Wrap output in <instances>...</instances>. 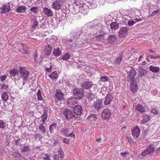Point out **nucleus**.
Returning a JSON list of instances; mask_svg holds the SVG:
<instances>
[{"label": "nucleus", "instance_id": "f257e3e1", "mask_svg": "<svg viewBox=\"0 0 160 160\" xmlns=\"http://www.w3.org/2000/svg\"><path fill=\"white\" fill-rule=\"evenodd\" d=\"M104 27L99 22V20H94L85 24L83 28V29H86L87 31L91 33H97L98 31H99V35L98 37H101L106 34V32L103 30Z\"/></svg>", "mask_w": 160, "mask_h": 160}, {"label": "nucleus", "instance_id": "f03ea898", "mask_svg": "<svg viewBox=\"0 0 160 160\" xmlns=\"http://www.w3.org/2000/svg\"><path fill=\"white\" fill-rule=\"evenodd\" d=\"M81 32L78 31L77 32H74L73 30L70 32V38L67 39L69 42H70V44L72 47L74 48H79L81 47V45L77 42L78 38H79L80 36L82 34Z\"/></svg>", "mask_w": 160, "mask_h": 160}, {"label": "nucleus", "instance_id": "7ed1b4c3", "mask_svg": "<svg viewBox=\"0 0 160 160\" xmlns=\"http://www.w3.org/2000/svg\"><path fill=\"white\" fill-rule=\"evenodd\" d=\"M63 114L66 119L68 120H70L72 118L77 119V117L74 114L73 112L68 109H65L63 112Z\"/></svg>", "mask_w": 160, "mask_h": 160}, {"label": "nucleus", "instance_id": "20e7f679", "mask_svg": "<svg viewBox=\"0 0 160 160\" xmlns=\"http://www.w3.org/2000/svg\"><path fill=\"white\" fill-rule=\"evenodd\" d=\"M53 98L56 102L61 101L64 99V94L60 90L58 89L56 91Z\"/></svg>", "mask_w": 160, "mask_h": 160}, {"label": "nucleus", "instance_id": "39448f33", "mask_svg": "<svg viewBox=\"0 0 160 160\" xmlns=\"http://www.w3.org/2000/svg\"><path fill=\"white\" fill-rule=\"evenodd\" d=\"M72 93L74 96L77 98V99H81L83 96L84 92L81 88H75L73 90Z\"/></svg>", "mask_w": 160, "mask_h": 160}, {"label": "nucleus", "instance_id": "423d86ee", "mask_svg": "<svg viewBox=\"0 0 160 160\" xmlns=\"http://www.w3.org/2000/svg\"><path fill=\"white\" fill-rule=\"evenodd\" d=\"M19 71L21 77L25 81H27L29 74V72L26 70L25 68L22 67H20Z\"/></svg>", "mask_w": 160, "mask_h": 160}, {"label": "nucleus", "instance_id": "0eeeda50", "mask_svg": "<svg viewBox=\"0 0 160 160\" xmlns=\"http://www.w3.org/2000/svg\"><path fill=\"white\" fill-rule=\"evenodd\" d=\"M78 102L77 99L74 97L69 98L67 101L68 106L72 108H74V106L77 104Z\"/></svg>", "mask_w": 160, "mask_h": 160}, {"label": "nucleus", "instance_id": "6e6552de", "mask_svg": "<svg viewBox=\"0 0 160 160\" xmlns=\"http://www.w3.org/2000/svg\"><path fill=\"white\" fill-rule=\"evenodd\" d=\"M128 29L127 27H122L120 28L119 32L120 37L123 38L126 37L128 35Z\"/></svg>", "mask_w": 160, "mask_h": 160}, {"label": "nucleus", "instance_id": "1a4fd4ad", "mask_svg": "<svg viewBox=\"0 0 160 160\" xmlns=\"http://www.w3.org/2000/svg\"><path fill=\"white\" fill-rule=\"evenodd\" d=\"M70 130V128L68 125H65L64 127L61 129V132L62 135L66 137L71 132Z\"/></svg>", "mask_w": 160, "mask_h": 160}, {"label": "nucleus", "instance_id": "9d476101", "mask_svg": "<svg viewBox=\"0 0 160 160\" xmlns=\"http://www.w3.org/2000/svg\"><path fill=\"white\" fill-rule=\"evenodd\" d=\"M111 113L109 109H104L102 112V116L104 120L108 119L110 118Z\"/></svg>", "mask_w": 160, "mask_h": 160}, {"label": "nucleus", "instance_id": "9b49d317", "mask_svg": "<svg viewBox=\"0 0 160 160\" xmlns=\"http://www.w3.org/2000/svg\"><path fill=\"white\" fill-rule=\"evenodd\" d=\"M82 107L79 105H77L75 106L73 108V113L77 115H80L82 113Z\"/></svg>", "mask_w": 160, "mask_h": 160}, {"label": "nucleus", "instance_id": "f8f14e48", "mask_svg": "<svg viewBox=\"0 0 160 160\" xmlns=\"http://www.w3.org/2000/svg\"><path fill=\"white\" fill-rule=\"evenodd\" d=\"M113 97L111 94H108L105 97L104 103L105 105H109L112 101Z\"/></svg>", "mask_w": 160, "mask_h": 160}, {"label": "nucleus", "instance_id": "ddd939ff", "mask_svg": "<svg viewBox=\"0 0 160 160\" xmlns=\"http://www.w3.org/2000/svg\"><path fill=\"white\" fill-rule=\"evenodd\" d=\"M140 129L137 126L132 131V135L134 138H138L140 134Z\"/></svg>", "mask_w": 160, "mask_h": 160}, {"label": "nucleus", "instance_id": "4468645a", "mask_svg": "<svg viewBox=\"0 0 160 160\" xmlns=\"http://www.w3.org/2000/svg\"><path fill=\"white\" fill-rule=\"evenodd\" d=\"M102 102L101 100H97L94 102L92 106L94 109L97 111H99L102 107Z\"/></svg>", "mask_w": 160, "mask_h": 160}, {"label": "nucleus", "instance_id": "2eb2a0df", "mask_svg": "<svg viewBox=\"0 0 160 160\" xmlns=\"http://www.w3.org/2000/svg\"><path fill=\"white\" fill-rule=\"evenodd\" d=\"M62 2L60 0L56 1L52 3V8L55 10H59L61 8Z\"/></svg>", "mask_w": 160, "mask_h": 160}, {"label": "nucleus", "instance_id": "dca6fc26", "mask_svg": "<svg viewBox=\"0 0 160 160\" xmlns=\"http://www.w3.org/2000/svg\"><path fill=\"white\" fill-rule=\"evenodd\" d=\"M92 82L91 81H85L81 84V87L83 89H88L92 86Z\"/></svg>", "mask_w": 160, "mask_h": 160}, {"label": "nucleus", "instance_id": "f3484780", "mask_svg": "<svg viewBox=\"0 0 160 160\" xmlns=\"http://www.w3.org/2000/svg\"><path fill=\"white\" fill-rule=\"evenodd\" d=\"M135 109L141 113H143L146 111L145 107L143 106L141 103H138L136 106Z\"/></svg>", "mask_w": 160, "mask_h": 160}, {"label": "nucleus", "instance_id": "a211bd4d", "mask_svg": "<svg viewBox=\"0 0 160 160\" xmlns=\"http://www.w3.org/2000/svg\"><path fill=\"white\" fill-rule=\"evenodd\" d=\"M88 6H87L85 4L81 5L79 7V11L83 14H86L88 13Z\"/></svg>", "mask_w": 160, "mask_h": 160}, {"label": "nucleus", "instance_id": "6ab92c4d", "mask_svg": "<svg viewBox=\"0 0 160 160\" xmlns=\"http://www.w3.org/2000/svg\"><path fill=\"white\" fill-rule=\"evenodd\" d=\"M38 127L39 130L41 133L44 134L46 133V129L45 127V123H39Z\"/></svg>", "mask_w": 160, "mask_h": 160}, {"label": "nucleus", "instance_id": "aec40b11", "mask_svg": "<svg viewBox=\"0 0 160 160\" xmlns=\"http://www.w3.org/2000/svg\"><path fill=\"white\" fill-rule=\"evenodd\" d=\"M52 47L50 44L45 46L44 52L46 55L49 56L50 55L52 52Z\"/></svg>", "mask_w": 160, "mask_h": 160}, {"label": "nucleus", "instance_id": "412c9836", "mask_svg": "<svg viewBox=\"0 0 160 160\" xmlns=\"http://www.w3.org/2000/svg\"><path fill=\"white\" fill-rule=\"evenodd\" d=\"M43 11L44 14L47 17L52 16L53 15L52 12L50 9L47 8H44L43 9Z\"/></svg>", "mask_w": 160, "mask_h": 160}, {"label": "nucleus", "instance_id": "4be33fe9", "mask_svg": "<svg viewBox=\"0 0 160 160\" xmlns=\"http://www.w3.org/2000/svg\"><path fill=\"white\" fill-rule=\"evenodd\" d=\"M147 72L146 70L142 68H139L138 76L139 77H142L146 74Z\"/></svg>", "mask_w": 160, "mask_h": 160}, {"label": "nucleus", "instance_id": "5701e85b", "mask_svg": "<svg viewBox=\"0 0 160 160\" xmlns=\"http://www.w3.org/2000/svg\"><path fill=\"white\" fill-rule=\"evenodd\" d=\"M27 8L25 6L22 5L18 7L16 9V11L18 13H24Z\"/></svg>", "mask_w": 160, "mask_h": 160}, {"label": "nucleus", "instance_id": "b1692460", "mask_svg": "<svg viewBox=\"0 0 160 160\" xmlns=\"http://www.w3.org/2000/svg\"><path fill=\"white\" fill-rule=\"evenodd\" d=\"M30 151V147L28 145H24L21 149V152L25 154L27 152H29Z\"/></svg>", "mask_w": 160, "mask_h": 160}, {"label": "nucleus", "instance_id": "393cba45", "mask_svg": "<svg viewBox=\"0 0 160 160\" xmlns=\"http://www.w3.org/2000/svg\"><path fill=\"white\" fill-rule=\"evenodd\" d=\"M150 116L149 115L143 114L142 115V120L141 123L143 124H145L146 123L150 120Z\"/></svg>", "mask_w": 160, "mask_h": 160}, {"label": "nucleus", "instance_id": "a878e982", "mask_svg": "<svg viewBox=\"0 0 160 160\" xmlns=\"http://www.w3.org/2000/svg\"><path fill=\"white\" fill-rule=\"evenodd\" d=\"M10 6L8 5H3L1 8L2 12L3 13H6L9 12L10 10Z\"/></svg>", "mask_w": 160, "mask_h": 160}, {"label": "nucleus", "instance_id": "bb28decb", "mask_svg": "<svg viewBox=\"0 0 160 160\" xmlns=\"http://www.w3.org/2000/svg\"><path fill=\"white\" fill-rule=\"evenodd\" d=\"M57 125L54 123L52 124L49 126V131L51 134L53 133L57 129Z\"/></svg>", "mask_w": 160, "mask_h": 160}, {"label": "nucleus", "instance_id": "cd10ccee", "mask_svg": "<svg viewBox=\"0 0 160 160\" xmlns=\"http://www.w3.org/2000/svg\"><path fill=\"white\" fill-rule=\"evenodd\" d=\"M149 68L150 70L154 73H157L160 70V68L159 67L154 66L153 65H150L149 67Z\"/></svg>", "mask_w": 160, "mask_h": 160}, {"label": "nucleus", "instance_id": "c85d7f7f", "mask_svg": "<svg viewBox=\"0 0 160 160\" xmlns=\"http://www.w3.org/2000/svg\"><path fill=\"white\" fill-rule=\"evenodd\" d=\"M41 120L40 121L39 123H45V121L48 118V113L45 111H44L43 114L41 117Z\"/></svg>", "mask_w": 160, "mask_h": 160}, {"label": "nucleus", "instance_id": "c756f323", "mask_svg": "<svg viewBox=\"0 0 160 160\" xmlns=\"http://www.w3.org/2000/svg\"><path fill=\"white\" fill-rule=\"evenodd\" d=\"M137 85L134 82H132L130 84V89L132 92H135L137 91Z\"/></svg>", "mask_w": 160, "mask_h": 160}, {"label": "nucleus", "instance_id": "7c9ffc66", "mask_svg": "<svg viewBox=\"0 0 160 160\" xmlns=\"http://www.w3.org/2000/svg\"><path fill=\"white\" fill-rule=\"evenodd\" d=\"M57 37L55 36L52 37L50 40V42L51 43L50 44L52 46H55L57 44Z\"/></svg>", "mask_w": 160, "mask_h": 160}, {"label": "nucleus", "instance_id": "2f4dec72", "mask_svg": "<svg viewBox=\"0 0 160 160\" xmlns=\"http://www.w3.org/2000/svg\"><path fill=\"white\" fill-rule=\"evenodd\" d=\"M128 18H127V20H128V21L127 24H128L129 26H131L134 25V24L136 23V22L134 21L133 20V18L130 17H127Z\"/></svg>", "mask_w": 160, "mask_h": 160}, {"label": "nucleus", "instance_id": "473e14b6", "mask_svg": "<svg viewBox=\"0 0 160 160\" xmlns=\"http://www.w3.org/2000/svg\"><path fill=\"white\" fill-rule=\"evenodd\" d=\"M129 73L128 76H131L134 78L136 74V72L134 68H132V67L129 68Z\"/></svg>", "mask_w": 160, "mask_h": 160}, {"label": "nucleus", "instance_id": "72a5a7b5", "mask_svg": "<svg viewBox=\"0 0 160 160\" xmlns=\"http://www.w3.org/2000/svg\"><path fill=\"white\" fill-rule=\"evenodd\" d=\"M12 155L16 158L19 159L22 157L21 154L18 151H14L12 153Z\"/></svg>", "mask_w": 160, "mask_h": 160}, {"label": "nucleus", "instance_id": "f704fd0d", "mask_svg": "<svg viewBox=\"0 0 160 160\" xmlns=\"http://www.w3.org/2000/svg\"><path fill=\"white\" fill-rule=\"evenodd\" d=\"M123 58V56L122 54H119V56L118 57L114 62L115 64L116 65H119L121 63Z\"/></svg>", "mask_w": 160, "mask_h": 160}, {"label": "nucleus", "instance_id": "c9c22d12", "mask_svg": "<svg viewBox=\"0 0 160 160\" xmlns=\"http://www.w3.org/2000/svg\"><path fill=\"white\" fill-rule=\"evenodd\" d=\"M97 117L95 114H91L87 118V119L91 121H95L97 120Z\"/></svg>", "mask_w": 160, "mask_h": 160}, {"label": "nucleus", "instance_id": "e433bc0d", "mask_svg": "<svg viewBox=\"0 0 160 160\" xmlns=\"http://www.w3.org/2000/svg\"><path fill=\"white\" fill-rule=\"evenodd\" d=\"M118 27V24L116 22H112L110 24V27L112 30L117 29Z\"/></svg>", "mask_w": 160, "mask_h": 160}, {"label": "nucleus", "instance_id": "4c0bfd02", "mask_svg": "<svg viewBox=\"0 0 160 160\" xmlns=\"http://www.w3.org/2000/svg\"><path fill=\"white\" fill-rule=\"evenodd\" d=\"M9 73L11 76H15L16 75H18V71L14 68L10 70Z\"/></svg>", "mask_w": 160, "mask_h": 160}, {"label": "nucleus", "instance_id": "58836bf2", "mask_svg": "<svg viewBox=\"0 0 160 160\" xmlns=\"http://www.w3.org/2000/svg\"><path fill=\"white\" fill-rule=\"evenodd\" d=\"M155 148L153 145H150L148 146V148L146 149L150 154L154 152L155 151Z\"/></svg>", "mask_w": 160, "mask_h": 160}, {"label": "nucleus", "instance_id": "ea45409f", "mask_svg": "<svg viewBox=\"0 0 160 160\" xmlns=\"http://www.w3.org/2000/svg\"><path fill=\"white\" fill-rule=\"evenodd\" d=\"M9 96L7 92H4L1 96L2 99L4 101H7L8 99Z\"/></svg>", "mask_w": 160, "mask_h": 160}, {"label": "nucleus", "instance_id": "a19ab883", "mask_svg": "<svg viewBox=\"0 0 160 160\" xmlns=\"http://www.w3.org/2000/svg\"><path fill=\"white\" fill-rule=\"evenodd\" d=\"M49 76L52 79H57L58 77L57 71L53 72L51 74L49 75Z\"/></svg>", "mask_w": 160, "mask_h": 160}, {"label": "nucleus", "instance_id": "79ce46f5", "mask_svg": "<svg viewBox=\"0 0 160 160\" xmlns=\"http://www.w3.org/2000/svg\"><path fill=\"white\" fill-rule=\"evenodd\" d=\"M38 22L37 19L35 18H33L32 19V26L33 28H36L38 25Z\"/></svg>", "mask_w": 160, "mask_h": 160}, {"label": "nucleus", "instance_id": "37998d69", "mask_svg": "<svg viewBox=\"0 0 160 160\" xmlns=\"http://www.w3.org/2000/svg\"><path fill=\"white\" fill-rule=\"evenodd\" d=\"M87 97L89 101H91L95 99L96 96L94 94L90 92L88 93Z\"/></svg>", "mask_w": 160, "mask_h": 160}, {"label": "nucleus", "instance_id": "c03bdc74", "mask_svg": "<svg viewBox=\"0 0 160 160\" xmlns=\"http://www.w3.org/2000/svg\"><path fill=\"white\" fill-rule=\"evenodd\" d=\"M30 11L33 13L36 14L39 12V9L37 7H32L30 9Z\"/></svg>", "mask_w": 160, "mask_h": 160}, {"label": "nucleus", "instance_id": "a18cd8bd", "mask_svg": "<svg viewBox=\"0 0 160 160\" xmlns=\"http://www.w3.org/2000/svg\"><path fill=\"white\" fill-rule=\"evenodd\" d=\"M53 53L54 56H57L60 55L62 53V52L60 51L59 48H58L54 49Z\"/></svg>", "mask_w": 160, "mask_h": 160}, {"label": "nucleus", "instance_id": "49530a36", "mask_svg": "<svg viewBox=\"0 0 160 160\" xmlns=\"http://www.w3.org/2000/svg\"><path fill=\"white\" fill-rule=\"evenodd\" d=\"M70 58V55L68 53H66L62 56L61 59L67 61Z\"/></svg>", "mask_w": 160, "mask_h": 160}, {"label": "nucleus", "instance_id": "de8ad7c7", "mask_svg": "<svg viewBox=\"0 0 160 160\" xmlns=\"http://www.w3.org/2000/svg\"><path fill=\"white\" fill-rule=\"evenodd\" d=\"M108 40L111 43H113L116 40V38L115 35H109L108 37Z\"/></svg>", "mask_w": 160, "mask_h": 160}, {"label": "nucleus", "instance_id": "09e8293b", "mask_svg": "<svg viewBox=\"0 0 160 160\" xmlns=\"http://www.w3.org/2000/svg\"><path fill=\"white\" fill-rule=\"evenodd\" d=\"M89 6L88 8L90 9L95 8L97 7V5L96 3L94 2H92L88 3Z\"/></svg>", "mask_w": 160, "mask_h": 160}, {"label": "nucleus", "instance_id": "8fccbe9b", "mask_svg": "<svg viewBox=\"0 0 160 160\" xmlns=\"http://www.w3.org/2000/svg\"><path fill=\"white\" fill-rule=\"evenodd\" d=\"M38 54L37 53H36L34 55V61L35 64L36 65H40L42 62L41 61H38L37 59L38 58Z\"/></svg>", "mask_w": 160, "mask_h": 160}, {"label": "nucleus", "instance_id": "3c124183", "mask_svg": "<svg viewBox=\"0 0 160 160\" xmlns=\"http://www.w3.org/2000/svg\"><path fill=\"white\" fill-rule=\"evenodd\" d=\"M37 95L38 100L41 101L42 100V98L41 94V92L40 90H38L37 93Z\"/></svg>", "mask_w": 160, "mask_h": 160}, {"label": "nucleus", "instance_id": "603ef678", "mask_svg": "<svg viewBox=\"0 0 160 160\" xmlns=\"http://www.w3.org/2000/svg\"><path fill=\"white\" fill-rule=\"evenodd\" d=\"M7 124L2 121L0 120V128L4 129L6 128Z\"/></svg>", "mask_w": 160, "mask_h": 160}, {"label": "nucleus", "instance_id": "864d4df0", "mask_svg": "<svg viewBox=\"0 0 160 160\" xmlns=\"http://www.w3.org/2000/svg\"><path fill=\"white\" fill-rule=\"evenodd\" d=\"M58 154L61 156H60V158H64V153L62 149L60 148L58 150Z\"/></svg>", "mask_w": 160, "mask_h": 160}, {"label": "nucleus", "instance_id": "5fc2aeb1", "mask_svg": "<svg viewBox=\"0 0 160 160\" xmlns=\"http://www.w3.org/2000/svg\"><path fill=\"white\" fill-rule=\"evenodd\" d=\"M160 14V10L158 9H157L155 10H154L152 14H151L150 16L151 17H152L155 15L157 14Z\"/></svg>", "mask_w": 160, "mask_h": 160}, {"label": "nucleus", "instance_id": "6e6d98bb", "mask_svg": "<svg viewBox=\"0 0 160 160\" xmlns=\"http://www.w3.org/2000/svg\"><path fill=\"white\" fill-rule=\"evenodd\" d=\"M42 158L44 160H51L50 158V156L46 154L43 155Z\"/></svg>", "mask_w": 160, "mask_h": 160}, {"label": "nucleus", "instance_id": "4d7b16f0", "mask_svg": "<svg viewBox=\"0 0 160 160\" xmlns=\"http://www.w3.org/2000/svg\"><path fill=\"white\" fill-rule=\"evenodd\" d=\"M151 111L154 115H156L158 112L156 108H153L152 107L151 108Z\"/></svg>", "mask_w": 160, "mask_h": 160}, {"label": "nucleus", "instance_id": "13d9d810", "mask_svg": "<svg viewBox=\"0 0 160 160\" xmlns=\"http://www.w3.org/2000/svg\"><path fill=\"white\" fill-rule=\"evenodd\" d=\"M127 17H130L129 16H128L127 15H125L123 16V17L122 18V21L123 22L125 23L126 24H127L128 23V20H127V18H128Z\"/></svg>", "mask_w": 160, "mask_h": 160}, {"label": "nucleus", "instance_id": "bf43d9fd", "mask_svg": "<svg viewBox=\"0 0 160 160\" xmlns=\"http://www.w3.org/2000/svg\"><path fill=\"white\" fill-rule=\"evenodd\" d=\"M141 154L142 155V156L144 157L149 154V153L148 152L147 150L146 149L144 151L142 152H141Z\"/></svg>", "mask_w": 160, "mask_h": 160}, {"label": "nucleus", "instance_id": "052dcab7", "mask_svg": "<svg viewBox=\"0 0 160 160\" xmlns=\"http://www.w3.org/2000/svg\"><path fill=\"white\" fill-rule=\"evenodd\" d=\"M68 137L73 138L74 139L75 138V134L74 132L72 131L71 132H70L68 134L66 137Z\"/></svg>", "mask_w": 160, "mask_h": 160}, {"label": "nucleus", "instance_id": "680f3d73", "mask_svg": "<svg viewBox=\"0 0 160 160\" xmlns=\"http://www.w3.org/2000/svg\"><path fill=\"white\" fill-rule=\"evenodd\" d=\"M34 1L32 0H27L26 3L29 7H31L32 4Z\"/></svg>", "mask_w": 160, "mask_h": 160}, {"label": "nucleus", "instance_id": "e2e57ef3", "mask_svg": "<svg viewBox=\"0 0 160 160\" xmlns=\"http://www.w3.org/2000/svg\"><path fill=\"white\" fill-rule=\"evenodd\" d=\"M149 4L147 3L146 1H143V4H142V7L144 8L145 9H147L149 7Z\"/></svg>", "mask_w": 160, "mask_h": 160}, {"label": "nucleus", "instance_id": "0e129e2a", "mask_svg": "<svg viewBox=\"0 0 160 160\" xmlns=\"http://www.w3.org/2000/svg\"><path fill=\"white\" fill-rule=\"evenodd\" d=\"M100 79L101 81L103 82H105L108 80L107 77L105 76H101Z\"/></svg>", "mask_w": 160, "mask_h": 160}, {"label": "nucleus", "instance_id": "69168bd1", "mask_svg": "<svg viewBox=\"0 0 160 160\" xmlns=\"http://www.w3.org/2000/svg\"><path fill=\"white\" fill-rule=\"evenodd\" d=\"M8 85H5L4 84H2L1 86V88L2 89H4L8 92Z\"/></svg>", "mask_w": 160, "mask_h": 160}, {"label": "nucleus", "instance_id": "338daca9", "mask_svg": "<svg viewBox=\"0 0 160 160\" xmlns=\"http://www.w3.org/2000/svg\"><path fill=\"white\" fill-rule=\"evenodd\" d=\"M69 139L68 138H63V142L66 143L67 144H69Z\"/></svg>", "mask_w": 160, "mask_h": 160}, {"label": "nucleus", "instance_id": "774afa93", "mask_svg": "<svg viewBox=\"0 0 160 160\" xmlns=\"http://www.w3.org/2000/svg\"><path fill=\"white\" fill-rule=\"evenodd\" d=\"M133 20H135V22H138L142 21V19L140 18L136 17H135V18L133 17Z\"/></svg>", "mask_w": 160, "mask_h": 160}]
</instances>
